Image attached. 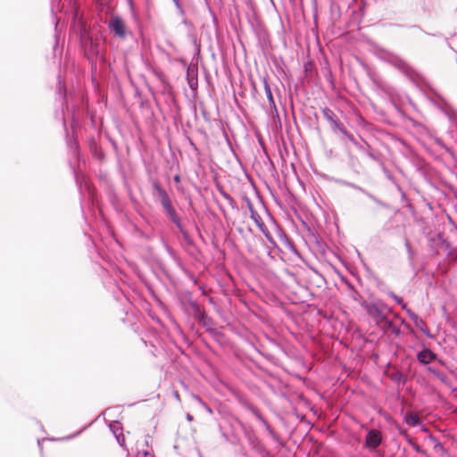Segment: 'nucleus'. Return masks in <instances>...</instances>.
Here are the masks:
<instances>
[{
  "instance_id": "1",
  "label": "nucleus",
  "mask_w": 457,
  "mask_h": 457,
  "mask_svg": "<svg viewBox=\"0 0 457 457\" xmlns=\"http://www.w3.org/2000/svg\"><path fill=\"white\" fill-rule=\"evenodd\" d=\"M153 187L155 190V195L161 201L162 207L167 212L170 219L176 224V226L182 231V225L180 220L176 212V210L172 206L171 201L168 195V193L164 188L161 187L158 182H154Z\"/></svg>"
},
{
  "instance_id": "2",
  "label": "nucleus",
  "mask_w": 457,
  "mask_h": 457,
  "mask_svg": "<svg viewBox=\"0 0 457 457\" xmlns=\"http://www.w3.org/2000/svg\"><path fill=\"white\" fill-rule=\"evenodd\" d=\"M108 27L117 37L124 39L128 33V29L124 21L119 16H112L108 21Z\"/></svg>"
},
{
  "instance_id": "3",
  "label": "nucleus",
  "mask_w": 457,
  "mask_h": 457,
  "mask_svg": "<svg viewBox=\"0 0 457 457\" xmlns=\"http://www.w3.org/2000/svg\"><path fill=\"white\" fill-rule=\"evenodd\" d=\"M381 440V433L378 430L371 429L367 434L365 446L370 450H374L380 445Z\"/></svg>"
},
{
  "instance_id": "4",
  "label": "nucleus",
  "mask_w": 457,
  "mask_h": 457,
  "mask_svg": "<svg viewBox=\"0 0 457 457\" xmlns=\"http://www.w3.org/2000/svg\"><path fill=\"white\" fill-rule=\"evenodd\" d=\"M417 358L420 362L428 364L436 359V354L429 349H424L418 353Z\"/></svg>"
},
{
  "instance_id": "5",
  "label": "nucleus",
  "mask_w": 457,
  "mask_h": 457,
  "mask_svg": "<svg viewBox=\"0 0 457 457\" xmlns=\"http://www.w3.org/2000/svg\"><path fill=\"white\" fill-rule=\"evenodd\" d=\"M404 421L409 426H417L420 423V417L413 412H407L404 415Z\"/></svg>"
},
{
  "instance_id": "6",
  "label": "nucleus",
  "mask_w": 457,
  "mask_h": 457,
  "mask_svg": "<svg viewBox=\"0 0 457 457\" xmlns=\"http://www.w3.org/2000/svg\"><path fill=\"white\" fill-rule=\"evenodd\" d=\"M322 113L326 120L331 124L332 127H337V123L335 119V113L329 108H324Z\"/></svg>"
},
{
  "instance_id": "7",
  "label": "nucleus",
  "mask_w": 457,
  "mask_h": 457,
  "mask_svg": "<svg viewBox=\"0 0 457 457\" xmlns=\"http://www.w3.org/2000/svg\"><path fill=\"white\" fill-rule=\"evenodd\" d=\"M264 89H265V94L269 99L270 104L274 105L275 104H274V100H273V96H272V92H271V89L267 82L264 83Z\"/></svg>"
},
{
  "instance_id": "8",
  "label": "nucleus",
  "mask_w": 457,
  "mask_h": 457,
  "mask_svg": "<svg viewBox=\"0 0 457 457\" xmlns=\"http://www.w3.org/2000/svg\"><path fill=\"white\" fill-rule=\"evenodd\" d=\"M391 296L395 300V302L402 306L403 309H406V303H403V300L396 295L394 293H391Z\"/></svg>"
},
{
  "instance_id": "9",
  "label": "nucleus",
  "mask_w": 457,
  "mask_h": 457,
  "mask_svg": "<svg viewBox=\"0 0 457 457\" xmlns=\"http://www.w3.org/2000/svg\"><path fill=\"white\" fill-rule=\"evenodd\" d=\"M407 312H408L409 316L411 317V319L416 324H418V321L422 322V320L419 318V316L417 314H415L414 312H412L411 310H407Z\"/></svg>"
},
{
  "instance_id": "10",
  "label": "nucleus",
  "mask_w": 457,
  "mask_h": 457,
  "mask_svg": "<svg viewBox=\"0 0 457 457\" xmlns=\"http://www.w3.org/2000/svg\"><path fill=\"white\" fill-rule=\"evenodd\" d=\"M137 457H154V455L147 450L139 451Z\"/></svg>"
},
{
  "instance_id": "11",
  "label": "nucleus",
  "mask_w": 457,
  "mask_h": 457,
  "mask_svg": "<svg viewBox=\"0 0 457 457\" xmlns=\"http://www.w3.org/2000/svg\"><path fill=\"white\" fill-rule=\"evenodd\" d=\"M174 180H175L176 182H179V181H180V178H179V175H176V176L174 177Z\"/></svg>"
}]
</instances>
